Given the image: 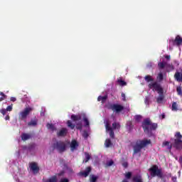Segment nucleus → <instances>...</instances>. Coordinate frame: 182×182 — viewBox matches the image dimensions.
I'll list each match as a JSON object with an SVG mask.
<instances>
[{"label": "nucleus", "instance_id": "obj_1", "mask_svg": "<svg viewBox=\"0 0 182 182\" xmlns=\"http://www.w3.org/2000/svg\"><path fill=\"white\" fill-rule=\"evenodd\" d=\"M144 80L148 85V87L151 89L153 92H157V93H164V90L161 87L160 83H158L157 81H154V78L150 75H147L144 77Z\"/></svg>", "mask_w": 182, "mask_h": 182}, {"label": "nucleus", "instance_id": "obj_2", "mask_svg": "<svg viewBox=\"0 0 182 182\" xmlns=\"http://www.w3.org/2000/svg\"><path fill=\"white\" fill-rule=\"evenodd\" d=\"M141 127L144 132L147 134V136H152L153 130H156L158 127L157 123H153L150 118H146L142 122Z\"/></svg>", "mask_w": 182, "mask_h": 182}, {"label": "nucleus", "instance_id": "obj_3", "mask_svg": "<svg viewBox=\"0 0 182 182\" xmlns=\"http://www.w3.org/2000/svg\"><path fill=\"white\" fill-rule=\"evenodd\" d=\"M149 144H151V140L150 139H142L136 141V144L134 145V154H137L141 151V149H144Z\"/></svg>", "mask_w": 182, "mask_h": 182}, {"label": "nucleus", "instance_id": "obj_4", "mask_svg": "<svg viewBox=\"0 0 182 182\" xmlns=\"http://www.w3.org/2000/svg\"><path fill=\"white\" fill-rule=\"evenodd\" d=\"M149 171L151 177H158V178H161V180H164L166 177V175L161 171V169L159 168L157 165H153L149 168Z\"/></svg>", "mask_w": 182, "mask_h": 182}, {"label": "nucleus", "instance_id": "obj_5", "mask_svg": "<svg viewBox=\"0 0 182 182\" xmlns=\"http://www.w3.org/2000/svg\"><path fill=\"white\" fill-rule=\"evenodd\" d=\"M67 147L68 145L65 141H57L53 144V150H57V151H58L60 154L65 153Z\"/></svg>", "mask_w": 182, "mask_h": 182}, {"label": "nucleus", "instance_id": "obj_6", "mask_svg": "<svg viewBox=\"0 0 182 182\" xmlns=\"http://www.w3.org/2000/svg\"><path fill=\"white\" fill-rule=\"evenodd\" d=\"M173 147L176 149V150L182 149V135L180 132H177L175 134Z\"/></svg>", "mask_w": 182, "mask_h": 182}, {"label": "nucleus", "instance_id": "obj_7", "mask_svg": "<svg viewBox=\"0 0 182 182\" xmlns=\"http://www.w3.org/2000/svg\"><path fill=\"white\" fill-rule=\"evenodd\" d=\"M108 109H109L110 110H112V112L120 113V112H122V110H124V107L119 104H111L108 107Z\"/></svg>", "mask_w": 182, "mask_h": 182}, {"label": "nucleus", "instance_id": "obj_8", "mask_svg": "<svg viewBox=\"0 0 182 182\" xmlns=\"http://www.w3.org/2000/svg\"><path fill=\"white\" fill-rule=\"evenodd\" d=\"M33 110V108L32 107H26L23 111L20 112L19 117L21 120H25L28 116H29V113Z\"/></svg>", "mask_w": 182, "mask_h": 182}, {"label": "nucleus", "instance_id": "obj_9", "mask_svg": "<svg viewBox=\"0 0 182 182\" xmlns=\"http://www.w3.org/2000/svg\"><path fill=\"white\" fill-rule=\"evenodd\" d=\"M169 43H171L173 46H181L182 38L180 36H176L174 40H170Z\"/></svg>", "mask_w": 182, "mask_h": 182}, {"label": "nucleus", "instance_id": "obj_10", "mask_svg": "<svg viewBox=\"0 0 182 182\" xmlns=\"http://www.w3.org/2000/svg\"><path fill=\"white\" fill-rule=\"evenodd\" d=\"M30 170H32L33 174H38L39 173V166L36 162H31L29 164Z\"/></svg>", "mask_w": 182, "mask_h": 182}, {"label": "nucleus", "instance_id": "obj_11", "mask_svg": "<svg viewBox=\"0 0 182 182\" xmlns=\"http://www.w3.org/2000/svg\"><path fill=\"white\" fill-rule=\"evenodd\" d=\"M105 129L107 132H109V136L111 137V139H114V132L113 131V128L110 127V124H109V122L106 123Z\"/></svg>", "mask_w": 182, "mask_h": 182}, {"label": "nucleus", "instance_id": "obj_12", "mask_svg": "<svg viewBox=\"0 0 182 182\" xmlns=\"http://www.w3.org/2000/svg\"><path fill=\"white\" fill-rule=\"evenodd\" d=\"M90 171H92V168L90 166H88L85 168V171H81L80 173V176H82V177H87L89 174L90 173Z\"/></svg>", "mask_w": 182, "mask_h": 182}, {"label": "nucleus", "instance_id": "obj_13", "mask_svg": "<svg viewBox=\"0 0 182 182\" xmlns=\"http://www.w3.org/2000/svg\"><path fill=\"white\" fill-rule=\"evenodd\" d=\"M66 134H68V129L66 128H63L57 132L58 137H65Z\"/></svg>", "mask_w": 182, "mask_h": 182}, {"label": "nucleus", "instance_id": "obj_14", "mask_svg": "<svg viewBox=\"0 0 182 182\" xmlns=\"http://www.w3.org/2000/svg\"><path fill=\"white\" fill-rule=\"evenodd\" d=\"M132 181L134 182H143V178H141V175L137 173L134 175L132 177Z\"/></svg>", "mask_w": 182, "mask_h": 182}, {"label": "nucleus", "instance_id": "obj_15", "mask_svg": "<svg viewBox=\"0 0 182 182\" xmlns=\"http://www.w3.org/2000/svg\"><path fill=\"white\" fill-rule=\"evenodd\" d=\"M79 146V144H77V141H72L70 147L71 149V151H75V150H76V149H77V147Z\"/></svg>", "mask_w": 182, "mask_h": 182}, {"label": "nucleus", "instance_id": "obj_16", "mask_svg": "<svg viewBox=\"0 0 182 182\" xmlns=\"http://www.w3.org/2000/svg\"><path fill=\"white\" fill-rule=\"evenodd\" d=\"M174 79L176 82H182V73L180 72H176L174 74Z\"/></svg>", "mask_w": 182, "mask_h": 182}, {"label": "nucleus", "instance_id": "obj_17", "mask_svg": "<svg viewBox=\"0 0 182 182\" xmlns=\"http://www.w3.org/2000/svg\"><path fill=\"white\" fill-rule=\"evenodd\" d=\"M71 120L73 122H77L79 120H82V114H72L71 115Z\"/></svg>", "mask_w": 182, "mask_h": 182}, {"label": "nucleus", "instance_id": "obj_18", "mask_svg": "<svg viewBox=\"0 0 182 182\" xmlns=\"http://www.w3.org/2000/svg\"><path fill=\"white\" fill-rule=\"evenodd\" d=\"M31 136L29 134H26V133H23L21 134V140H23V141H26V140H29V139H31Z\"/></svg>", "mask_w": 182, "mask_h": 182}, {"label": "nucleus", "instance_id": "obj_19", "mask_svg": "<svg viewBox=\"0 0 182 182\" xmlns=\"http://www.w3.org/2000/svg\"><path fill=\"white\" fill-rule=\"evenodd\" d=\"M38 125V119H31V122L28 123V126H32L33 127H35V126Z\"/></svg>", "mask_w": 182, "mask_h": 182}, {"label": "nucleus", "instance_id": "obj_20", "mask_svg": "<svg viewBox=\"0 0 182 182\" xmlns=\"http://www.w3.org/2000/svg\"><path fill=\"white\" fill-rule=\"evenodd\" d=\"M106 100H107V95H105L104 97L100 95L97 98V101L101 102L102 104L105 103Z\"/></svg>", "mask_w": 182, "mask_h": 182}, {"label": "nucleus", "instance_id": "obj_21", "mask_svg": "<svg viewBox=\"0 0 182 182\" xmlns=\"http://www.w3.org/2000/svg\"><path fill=\"white\" fill-rule=\"evenodd\" d=\"M166 70L167 72H173V70H174V65H173V64H168L166 63Z\"/></svg>", "mask_w": 182, "mask_h": 182}, {"label": "nucleus", "instance_id": "obj_22", "mask_svg": "<svg viewBox=\"0 0 182 182\" xmlns=\"http://www.w3.org/2000/svg\"><path fill=\"white\" fill-rule=\"evenodd\" d=\"M159 97H157L156 102L161 103L162 100H164V93H159Z\"/></svg>", "mask_w": 182, "mask_h": 182}, {"label": "nucleus", "instance_id": "obj_23", "mask_svg": "<svg viewBox=\"0 0 182 182\" xmlns=\"http://www.w3.org/2000/svg\"><path fill=\"white\" fill-rule=\"evenodd\" d=\"M167 65L166 62H160L158 63V68L159 69H164Z\"/></svg>", "mask_w": 182, "mask_h": 182}, {"label": "nucleus", "instance_id": "obj_24", "mask_svg": "<svg viewBox=\"0 0 182 182\" xmlns=\"http://www.w3.org/2000/svg\"><path fill=\"white\" fill-rule=\"evenodd\" d=\"M171 110L173 112H177V110H178V105H177V102L172 103Z\"/></svg>", "mask_w": 182, "mask_h": 182}, {"label": "nucleus", "instance_id": "obj_25", "mask_svg": "<svg viewBox=\"0 0 182 182\" xmlns=\"http://www.w3.org/2000/svg\"><path fill=\"white\" fill-rule=\"evenodd\" d=\"M46 127L47 129H48L49 130H52V132H54V130H56V128L55 127V126L53 124H49L48 123L46 124Z\"/></svg>", "mask_w": 182, "mask_h": 182}, {"label": "nucleus", "instance_id": "obj_26", "mask_svg": "<svg viewBox=\"0 0 182 182\" xmlns=\"http://www.w3.org/2000/svg\"><path fill=\"white\" fill-rule=\"evenodd\" d=\"M97 178H99V176H97L95 175H90V182H96V181H97Z\"/></svg>", "mask_w": 182, "mask_h": 182}, {"label": "nucleus", "instance_id": "obj_27", "mask_svg": "<svg viewBox=\"0 0 182 182\" xmlns=\"http://www.w3.org/2000/svg\"><path fill=\"white\" fill-rule=\"evenodd\" d=\"M117 82V83H119V86H126L127 85V82H126L124 80L122 79H118Z\"/></svg>", "mask_w": 182, "mask_h": 182}, {"label": "nucleus", "instance_id": "obj_28", "mask_svg": "<svg viewBox=\"0 0 182 182\" xmlns=\"http://www.w3.org/2000/svg\"><path fill=\"white\" fill-rule=\"evenodd\" d=\"M46 182H58V177L56 176H51Z\"/></svg>", "mask_w": 182, "mask_h": 182}, {"label": "nucleus", "instance_id": "obj_29", "mask_svg": "<svg viewBox=\"0 0 182 182\" xmlns=\"http://www.w3.org/2000/svg\"><path fill=\"white\" fill-rule=\"evenodd\" d=\"M116 129H117V130H119V129H120V124L117 123V122H114L112 124V129L116 130Z\"/></svg>", "mask_w": 182, "mask_h": 182}, {"label": "nucleus", "instance_id": "obj_30", "mask_svg": "<svg viewBox=\"0 0 182 182\" xmlns=\"http://www.w3.org/2000/svg\"><path fill=\"white\" fill-rule=\"evenodd\" d=\"M82 119L84 121V123H85V126H89V119H87V117H86V115L85 114H82Z\"/></svg>", "mask_w": 182, "mask_h": 182}, {"label": "nucleus", "instance_id": "obj_31", "mask_svg": "<svg viewBox=\"0 0 182 182\" xmlns=\"http://www.w3.org/2000/svg\"><path fill=\"white\" fill-rule=\"evenodd\" d=\"M85 159H84V163H87V161H89V160H90V155L89 154V153L85 152Z\"/></svg>", "mask_w": 182, "mask_h": 182}, {"label": "nucleus", "instance_id": "obj_32", "mask_svg": "<svg viewBox=\"0 0 182 182\" xmlns=\"http://www.w3.org/2000/svg\"><path fill=\"white\" fill-rule=\"evenodd\" d=\"M132 176H133V174L132 173V172L129 171V172H127L125 174H124V177L127 180H130V178H132Z\"/></svg>", "mask_w": 182, "mask_h": 182}, {"label": "nucleus", "instance_id": "obj_33", "mask_svg": "<svg viewBox=\"0 0 182 182\" xmlns=\"http://www.w3.org/2000/svg\"><path fill=\"white\" fill-rule=\"evenodd\" d=\"M67 126H68V127H70L72 129V130H73V129H75V125L73 124L72 123V121H70V120L67 121Z\"/></svg>", "mask_w": 182, "mask_h": 182}, {"label": "nucleus", "instance_id": "obj_34", "mask_svg": "<svg viewBox=\"0 0 182 182\" xmlns=\"http://www.w3.org/2000/svg\"><path fill=\"white\" fill-rule=\"evenodd\" d=\"M106 147H109L112 146V141L110 139H106L105 143Z\"/></svg>", "mask_w": 182, "mask_h": 182}, {"label": "nucleus", "instance_id": "obj_35", "mask_svg": "<svg viewBox=\"0 0 182 182\" xmlns=\"http://www.w3.org/2000/svg\"><path fill=\"white\" fill-rule=\"evenodd\" d=\"M157 79H159V80L160 82H161V81L163 80V79H164V76L163 75V73H159L158 74Z\"/></svg>", "mask_w": 182, "mask_h": 182}, {"label": "nucleus", "instance_id": "obj_36", "mask_svg": "<svg viewBox=\"0 0 182 182\" xmlns=\"http://www.w3.org/2000/svg\"><path fill=\"white\" fill-rule=\"evenodd\" d=\"M141 118H142L141 115H136L134 117L135 121L137 122L138 123L141 122Z\"/></svg>", "mask_w": 182, "mask_h": 182}, {"label": "nucleus", "instance_id": "obj_37", "mask_svg": "<svg viewBox=\"0 0 182 182\" xmlns=\"http://www.w3.org/2000/svg\"><path fill=\"white\" fill-rule=\"evenodd\" d=\"M0 95L1 96L0 97V102H2L6 99V96L2 92H0Z\"/></svg>", "mask_w": 182, "mask_h": 182}, {"label": "nucleus", "instance_id": "obj_38", "mask_svg": "<svg viewBox=\"0 0 182 182\" xmlns=\"http://www.w3.org/2000/svg\"><path fill=\"white\" fill-rule=\"evenodd\" d=\"M176 92H177L178 96H182V90H181V87H177V88H176Z\"/></svg>", "mask_w": 182, "mask_h": 182}, {"label": "nucleus", "instance_id": "obj_39", "mask_svg": "<svg viewBox=\"0 0 182 182\" xmlns=\"http://www.w3.org/2000/svg\"><path fill=\"white\" fill-rule=\"evenodd\" d=\"M35 147H36V145L35 144H31L28 146V150H34L35 149Z\"/></svg>", "mask_w": 182, "mask_h": 182}, {"label": "nucleus", "instance_id": "obj_40", "mask_svg": "<svg viewBox=\"0 0 182 182\" xmlns=\"http://www.w3.org/2000/svg\"><path fill=\"white\" fill-rule=\"evenodd\" d=\"M114 164V161L113 160H110L107 162L106 166L107 167H110L111 166H113Z\"/></svg>", "mask_w": 182, "mask_h": 182}, {"label": "nucleus", "instance_id": "obj_41", "mask_svg": "<svg viewBox=\"0 0 182 182\" xmlns=\"http://www.w3.org/2000/svg\"><path fill=\"white\" fill-rule=\"evenodd\" d=\"M82 126L81 122L77 123L76 129H77V130H82Z\"/></svg>", "mask_w": 182, "mask_h": 182}, {"label": "nucleus", "instance_id": "obj_42", "mask_svg": "<svg viewBox=\"0 0 182 182\" xmlns=\"http://www.w3.org/2000/svg\"><path fill=\"white\" fill-rule=\"evenodd\" d=\"M12 109H13V105H11L6 107V112H12Z\"/></svg>", "mask_w": 182, "mask_h": 182}, {"label": "nucleus", "instance_id": "obj_43", "mask_svg": "<svg viewBox=\"0 0 182 182\" xmlns=\"http://www.w3.org/2000/svg\"><path fill=\"white\" fill-rule=\"evenodd\" d=\"M0 113H1L3 116H5V114H6V109H0Z\"/></svg>", "mask_w": 182, "mask_h": 182}, {"label": "nucleus", "instance_id": "obj_44", "mask_svg": "<svg viewBox=\"0 0 182 182\" xmlns=\"http://www.w3.org/2000/svg\"><path fill=\"white\" fill-rule=\"evenodd\" d=\"M121 96H122V100H123V102H126V94H124V93H122L121 94Z\"/></svg>", "mask_w": 182, "mask_h": 182}, {"label": "nucleus", "instance_id": "obj_45", "mask_svg": "<svg viewBox=\"0 0 182 182\" xmlns=\"http://www.w3.org/2000/svg\"><path fill=\"white\" fill-rule=\"evenodd\" d=\"M122 166L124 167V168H127L129 167V164L127 162L122 163Z\"/></svg>", "mask_w": 182, "mask_h": 182}, {"label": "nucleus", "instance_id": "obj_46", "mask_svg": "<svg viewBox=\"0 0 182 182\" xmlns=\"http://www.w3.org/2000/svg\"><path fill=\"white\" fill-rule=\"evenodd\" d=\"M163 146H170V142L168 141H166L163 143Z\"/></svg>", "mask_w": 182, "mask_h": 182}, {"label": "nucleus", "instance_id": "obj_47", "mask_svg": "<svg viewBox=\"0 0 182 182\" xmlns=\"http://www.w3.org/2000/svg\"><path fill=\"white\" fill-rule=\"evenodd\" d=\"M60 182H69V179L64 178H62Z\"/></svg>", "mask_w": 182, "mask_h": 182}, {"label": "nucleus", "instance_id": "obj_48", "mask_svg": "<svg viewBox=\"0 0 182 182\" xmlns=\"http://www.w3.org/2000/svg\"><path fill=\"white\" fill-rule=\"evenodd\" d=\"M88 136H89V134L86 132H85L83 133V137H85V139H87Z\"/></svg>", "mask_w": 182, "mask_h": 182}, {"label": "nucleus", "instance_id": "obj_49", "mask_svg": "<svg viewBox=\"0 0 182 182\" xmlns=\"http://www.w3.org/2000/svg\"><path fill=\"white\" fill-rule=\"evenodd\" d=\"M11 102H16V98L15 97H11L10 98Z\"/></svg>", "mask_w": 182, "mask_h": 182}, {"label": "nucleus", "instance_id": "obj_50", "mask_svg": "<svg viewBox=\"0 0 182 182\" xmlns=\"http://www.w3.org/2000/svg\"><path fill=\"white\" fill-rule=\"evenodd\" d=\"M63 174H65V171H62L61 172L58 173L57 176H63Z\"/></svg>", "mask_w": 182, "mask_h": 182}, {"label": "nucleus", "instance_id": "obj_51", "mask_svg": "<svg viewBox=\"0 0 182 182\" xmlns=\"http://www.w3.org/2000/svg\"><path fill=\"white\" fill-rule=\"evenodd\" d=\"M171 180H172V181L176 182V181H177V177L173 176V177L171 178Z\"/></svg>", "mask_w": 182, "mask_h": 182}, {"label": "nucleus", "instance_id": "obj_52", "mask_svg": "<svg viewBox=\"0 0 182 182\" xmlns=\"http://www.w3.org/2000/svg\"><path fill=\"white\" fill-rule=\"evenodd\" d=\"M145 103H146V105H149V97H146L145 98Z\"/></svg>", "mask_w": 182, "mask_h": 182}, {"label": "nucleus", "instance_id": "obj_53", "mask_svg": "<svg viewBox=\"0 0 182 182\" xmlns=\"http://www.w3.org/2000/svg\"><path fill=\"white\" fill-rule=\"evenodd\" d=\"M171 56L170 55H165V59L170 60Z\"/></svg>", "mask_w": 182, "mask_h": 182}, {"label": "nucleus", "instance_id": "obj_54", "mask_svg": "<svg viewBox=\"0 0 182 182\" xmlns=\"http://www.w3.org/2000/svg\"><path fill=\"white\" fill-rule=\"evenodd\" d=\"M9 119H11L9 115H6V117H5V120H9Z\"/></svg>", "mask_w": 182, "mask_h": 182}, {"label": "nucleus", "instance_id": "obj_55", "mask_svg": "<svg viewBox=\"0 0 182 182\" xmlns=\"http://www.w3.org/2000/svg\"><path fill=\"white\" fill-rule=\"evenodd\" d=\"M161 117H162V119H166V114H161Z\"/></svg>", "mask_w": 182, "mask_h": 182}, {"label": "nucleus", "instance_id": "obj_56", "mask_svg": "<svg viewBox=\"0 0 182 182\" xmlns=\"http://www.w3.org/2000/svg\"><path fill=\"white\" fill-rule=\"evenodd\" d=\"M122 182H127V181H126V180H124V181H122Z\"/></svg>", "mask_w": 182, "mask_h": 182}, {"label": "nucleus", "instance_id": "obj_57", "mask_svg": "<svg viewBox=\"0 0 182 182\" xmlns=\"http://www.w3.org/2000/svg\"><path fill=\"white\" fill-rule=\"evenodd\" d=\"M169 149H171V146H170Z\"/></svg>", "mask_w": 182, "mask_h": 182}]
</instances>
